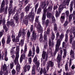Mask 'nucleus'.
<instances>
[{
    "label": "nucleus",
    "mask_w": 75,
    "mask_h": 75,
    "mask_svg": "<svg viewBox=\"0 0 75 75\" xmlns=\"http://www.w3.org/2000/svg\"><path fill=\"white\" fill-rule=\"evenodd\" d=\"M65 13L67 17H68L69 16V11H67L65 12Z\"/></svg>",
    "instance_id": "680f3d73"
},
{
    "label": "nucleus",
    "mask_w": 75,
    "mask_h": 75,
    "mask_svg": "<svg viewBox=\"0 0 75 75\" xmlns=\"http://www.w3.org/2000/svg\"><path fill=\"white\" fill-rule=\"evenodd\" d=\"M65 69L66 71H67L68 70V63H67L65 65Z\"/></svg>",
    "instance_id": "8fccbe9b"
},
{
    "label": "nucleus",
    "mask_w": 75,
    "mask_h": 75,
    "mask_svg": "<svg viewBox=\"0 0 75 75\" xmlns=\"http://www.w3.org/2000/svg\"><path fill=\"white\" fill-rule=\"evenodd\" d=\"M43 38L44 41H47V35L46 34H44L43 35Z\"/></svg>",
    "instance_id": "f704fd0d"
},
{
    "label": "nucleus",
    "mask_w": 75,
    "mask_h": 75,
    "mask_svg": "<svg viewBox=\"0 0 75 75\" xmlns=\"http://www.w3.org/2000/svg\"><path fill=\"white\" fill-rule=\"evenodd\" d=\"M30 6H27L25 8V12H28V11H30Z\"/></svg>",
    "instance_id": "c756f323"
},
{
    "label": "nucleus",
    "mask_w": 75,
    "mask_h": 75,
    "mask_svg": "<svg viewBox=\"0 0 75 75\" xmlns=\"http://www.w3.org/2000/svg\"><path fill=\"white\" fill-rule=\"evenodd\" d=\"M47 64L48 65L46 67L47 71H49L50 67H51V68H53V67H54V62L51 61H50L47 63Z\"/></svg>",
    "instance_id": "9d476101"
},
{
    "label": "nucleus",
    "mask_w": 75,
    "mask_h": 75,
    "mask_svg": "<svg viewBox=\"0 0 75 75\" xmlns=\"http://www.w3.org/2000/svg\"><path fill=\"white\" fill-rule=\"evenodd\" d=\"M49 22H50V21L49 20L47 19L46 20L45 23V24L46 25V27H47L48 25V24H49Z\"/></svg>",
    "instance_id": "de8ad7c7"
},
{
    "label": "nucleus",
    "mask_w": 75,
    "mask_h": 75,
    "mask_svg": "<svg viewBox=\"0 0 75 75\" xmlns=\"http://www.w3.org/2000/svg\"><path fill=\"white\" fill-rule=\"evenodd\" d=\"M24 40H21L20 41V43H19V46H17L16 47V53L17 52V47H19V51H20V45H21L22 46H23V45H24Z\"/></svg>",
    "instance_id": "f3484780"
},
{
    "label": "nucleus",
    "mask_w": 75,
    "mask_h": 75,
    "mask_svg": "<svg viewBox=\"0 0 75 75\" xmlns=\"http://www.w3.org/2000/svg\"><path fill=\"white\" fill-rule=\"evenodd\" d=\"M42 68H41L40 71V73H38V75H42Z\"/></svg>",
    "instance_id": "6e6d98bb"
},
{
    "label": "nucleus",
    "mask_w": 75,
    "mask_h": 75,
    "mask_svg": "<svg viewBox=\"0 0 75 75\" xmlns=\"http://www.w3.org/2000/svg\"><path fill=\"white\" fill-rule=\"evenodd\" d=\"M2 43V44L4 45L5 44V39H4V38H3L1 41Z\"/></svg>",
    "instance_id": "4d7b16f0"
},
{
    "label": "nucleus",
    "mask_w": 75,
    "mask_h": 75,
    "mask_svg": "<svg viewBox=\"0 0 75 75\" xmlns=\"http://www.w3.org/2000/svg\"><path fill=\"white\" fill-rule=\"evenodd\" d=\"M30 34L31 33L29 31H28L27 33V38L28 39H29Z\"/></svg>",
    "instance_id": "37998d69"
},
{
    "label": "nucleus",
    "mask_w": 75,
    "mask_h": 75,
    "mask_svg": "<svg viewBox=\"0 0 75 75\" xmlns=\"http://www.w3.org/2000/svg\"><path fill=\"white\" fill-rule=\"evenodd\" d=\"M72 17H73V14H70L69 17V21H71L72 18Z\"/></svg>",
    "instance_id": "09e8293b"
},
{
    "label": "nucleus",
    "mask_w": 75,
    "mask_h": 75,
    "mask_svg": "<svg viewBox=\"0 0 75 75\" xmlns=\"http://www.w3.org/2000/svg\"><path fill=\"white\" fill-rule=\"evenodd\" d=\"M21 31H20L18 33V36L16 38L15 35L12 34L11 35V37L13 42H17L19 41V38L21 36Z\"/></svg>",
    "instance_id": "20e7f679"
},
{
    "label": "nucleus",
    "mask_w": 75,
    "mask_h": 75,
    "mask_svg": "<svg viewBox=\"0 0 75 75\" xmlns=\"http://www.w3.org/2000/svg\"><path fill=\"white\" fill-rule=\"evenodd\" d=\"M37 60H38V59H37V56H35L33 59V62L35 64H36L37 70H38V67L40 65V62H37Z\"/></svg>",
    "instance_id": "9b49d317"
},
{
    "label": "nucleus",
    "mask_w": 75,
    "mask_h": 75,
    "mask_svg": "<svg viewBox=\"0 0 75 75\" xmlns=\"http://www.w3.org/2000/svg\"><path fill=\"white\" fill-rule=\"evenodd\" d=\"M19 46H18L17 48V52L16 53V57H15L14 62L15 65H17L16 66V70L18 72H19L21 69V67L18 63V58H19Z\"/></svg>",
    "instance_id": "f257e3e1"
},
{
    "label": "nucleus",
    "mask_w": 75,
    "mask_h": 75,
    "mask_svg": "<svg viewBox=\"0 0 75 75\" xmlns=\"http://www.w3.org/2000/svg\"><path fill=\"white\" fill-rule=\"evenodd\" d=\"M13 1L12 0L9 1V6H13Z\"/></svg>",
    "instance_id": "5fc2aeb1"
},
{
    "label": "nucleus",
    "mask_w": 75,
    "mask_h": 75,
    "mask_svg": "<svg viewBox=\"0 0 75 75\" xmlns=\"http://www.w3.org/2000/svg\"><path fill=\"white\" fill-rule=\"evenodd\" d=\"M52 16V14H51V13L49 12L47 13V17H48V18H51V17Z\"/></svg>",
    "instance_id": "58836bf2"
},
{
    "label": "nucleus",
    "mask_w": 75,
    "mask_h": 75,
    "mask_svg": "<svg viewBox=\"0 0 75 75\" xmlns=\"http://www.w3.org/2000/svg\"><path fill=\"white\" fill-rule=\"evenodd\" d=\"M64 37V33H61L59 36V38L57 40V44L55 46V49L54 52V57H55V55L57 52L59 51V47L61 45V41H62Z\"/></svg>",
    "instance_id": "f03ea898"
},
{
    "label": "nucleus",
    "mask_w": 75,
    "mask_h": 75,
    "mask_svg": "<svg viewBox=\"0 0 75 75\" xmlns=\"http://www.w3.org/2000/svg\"><path fill=\"white\" fill-rule=\"evenodd\" d=\"M54 31H57V25L56 23H54Z\"/></svg>",
    "instance_id": "ea45409f"
},
{
    "label": "nucleus",
    "mask_w": 75,
    "mask_h": 75,
    "mask_svg": "<svg viewBox=\"0 0 75 75\" xmlns=\"http://www.w3.org/2000/svg\"><path fill=\"white\" fill-rule=\"evenodd\" d=\"M7 27H8L10 25L12 27H15V23H14V21H12L10 22V21H7L6 24Z\"/></svg>",
    "instance_id": "ddd939ff"
},
{
    "label": "nucleus",
    "mask_w": 75,
    "mask_h": 75,
    "mask_svg": "<svg viewBox=\"0 0 75 75\" xmlns=\"http://www.w3.org/2000/svg\"><path fill=\"white\" fill-rule=\"evenodd\" d=\"M2 21L3 25L4 24L6 23V19H5V18H3V19L2 20Z\"/></svg>",
    "instance_id": "864d4df0"
},
{
    "label": "nucleus",
    "mask_w": 75,
    "mask_h": 75,
    "mask_svg": "<svg viewBox=\"0 0 75 75\" xmlns=\"http://www.w3.org/2000/svg\"><path fill=\"white\" fill-rule=\"evenodd\" d=\"M64 6H62V5H60L59 7L58 11L59 13H61V11L63 10V9H64Z\"/></svg>",
    "instance_id": "6ab92c4d"
},
{
    "label": "nucleus",
    "mask_w": 75,
    "mask_h": 75,
    "mask_svg": "<svg viewBox=\"0 0 75 75\" xmlns=\"http://www.w3.org/2000/svg\"><path fill=\"white\" fill-rule=\"evenodd\" d=\"M62 58V56H61V55H60L59 54H58L57 58L58 68H59V67H60V65H61V61Z\"/></svg>",
    "instance_id": "1a4fd4ad"
},
{
    "label": "nucleus",
    "mask_w": 75,
    "mask_h": 75,
    "mask_svg": "<svg viewBox=\"0 0 75 75\" xmlns=\"http://www.w3.org/2000/svg\"><path fill=\"white\" fill-rule=\"evenodd\" d=\"M70 55L71 56V58L69 62V67H71V66L72 65V58L74 59L75 56H74V51L71 50L70 52Z\"/></svg>",
    "instance_id": "6e6552de"
},
{
    "label": "nucleus",
    "mask_w": 75,
    "mask_h": 75,
    "mask_svg": "<svg viewBox=\"0 0 75 75\" xmlns=\"http://www.w3.org/2000/svg\"><path fill=\"white\" fill-rule=\"evenodd\" d=\"M71 32L72 33H73V35H70V38H69V41H70V43L71 44H72V41H73V39L75 37V29L74 28H73V29L71 30Z\"/></svg>",
    "instance_id": "423d86ee"
},
{
    "label": "nucleus",
    "mask_w": 75,
    "mask_h": 75,
    "mask_svg": "<svg viewBox=\"0 0 75 75\" xmlns=\"http://www.w3.org/2000/svg\"><path fill=\"white\" fill-rule=\"evenodd\" d=\"M37 39V35L35 31H33L32 34V37L31 38V41H33V40H36Z\"/></svg>",
    "instance_id": "4468645a"
},
{
    "label": "nucleus",
    "mask_w": 75,
    "mask_h": 75,
    "mask_svg": "<svg viewBox=\"0 0 75 75\" xmlns=\"http://www.w3.org/2000/svg\"><path fill=\"white\" fill-rule=\"evenodd\" d=\"M65 49H63V51L64 52V55L63 56V58H64L67 55V50H66V47H64Z\"/></svg>",
    "instance_id": "4be33fe9"
},
{
    "label": "nucleus",
    "mask_w": 75,
    "mask_h": 75,
    "mask_svg": "<svg viewBox=\"0 0 75 75\" xmlns=\"http://www.w3.org/2000/svg\"><path fill=\"white\" fill-rule=\"evenodd\" d=\"M31 55H32V51L30 50L29 52V53L28 55V57H31Z\"/></svg>",
    "instance_id": "c03bdc74"
},
{
    "label": "nucleus",
    "mask_w": 75,
    "mask_h": 75,
    "mask_svg": "<svg viewBox=\"0 0 75 75\" xmlns=\"http://www.w3.org/2000/svg\"><path fill=\"white\" fill-rule=\"evenodd\" d=\"M4 6H5V1L4 0H3L1 4V8H3Z\"/></svg>",
    "instance_id": "cd10ccee"
},
{
    "label": "nucleus",
    "mask_w": 75,
    "mask_h": 75,
    "mask_svg": "<svg viewBox=\"0 0 75 75\" xmlns=\"http://www.w3.org/2000/svg\"><path fill=\"white\" fill-rule=\"evenodd\" d=\"M51 39L52 41H53L54 40V39H55V34H54V33L53 32L52 33Z\"/></svg>",
    "instance_id": "393cba45"
},
{
    "label": "nucleus",
    "mask_w": 75,
    "mask_h": 75,
    "mask_svg": "<svg viewBox=\"0 0 75 75\" xmlns=\"http://www.w3.org/2000/svg\"><path fill=\"white\" fill-rule=\"evenodd\" d=\"M54 42L53 41H52V42H51V39H49V50L50 51H52V48L54 47Z\"/></svg>",
    "instance_id": "f8f14e48"
},
{
    "label": "nucleus",
    "mask_w": 75,
    "mask_h": 75,
    "mask_svg": "<svg viewBox=\"0 0 75 75\" xmlns=\"http://www.w3.org/2000/svg\"><path fill=\"white\" fill-rule=\"evenodd\" d=\"M14 52V50L11 49V50L10 51L11 54V55H13Z\"/></svg>",
    "instance_id": "338daca9"
},
{
    "label": "nucleus",
    "mask_w": 75,
    "mask_h": 75,
    "mask_svg": "<svg viewBox=\"0 0 75 75\" xmlns=\"http://www.w3.org/2000/svg\"><path fill=\"white\" fill-rule=\"evenodd\" d=\"M60 19L61 23H63L65 20V16H61Z\"/></svg>",
    "instance_id": "5701e85b"
},
{
    "label": "nucleus",
    "mask_w": 75,
    "mask_h": 75,
    "mask_svg": "<svg viewBox=\"0 0 75 75\" xmlns=\"http://www.w3.org/2000/svg\"><path fill=\"white\" fill-rule=\"evenodd\" d=\"M58 8V6L57 5H54L53 7V10H55L56 9Z\"/></svg>",
    "instance_id": "774afa93"
},
{
    "label": "nucleus",
    "mask_w": 75,
    "mask_h": 75,
    "mask_svg": "<svg viewBox=\"0 0 75 75\" xmlns=\"http://www.w3.org/2000/svg\"><path fill=\"white\" fill-rule=\"evenodd\" d=\"M60 13H59V12H58V11H56V14H55V16L56 17H58L59 16V15H60Z\"/></svg>",
    "instance_id": "4c0bfd02"
},
{
    "label": "nucleus",
    "mask_w": 75,
    "mask_h": 75,
    "mask_svg": "<svg viewBox=\"0 0 75 75\" xmlns=\"http://www.w3.org/2000/svg\"><path fill=\"white\" fill-rule=\"evenodd\" d=\"M26 68H27V71H29L30 69V68H31V66L30 65H28L27 66Z\"/></svg>",
    "instance_id": "13d9d810"
},
{
    "label": "nucleus",
    "mask_w": 75,
    "mask_h": 75,
    "mask_svg": "<svg viewBox=\"0 0 75 75\" xmlns=\"http://www.w3.org/2000/svg\"><path fill=\"white\" fill-rule=\"evenodd\" d=\"M3 25V28L5 30V33H7V31H8V28L7 27L6 25L4 24Z\"/></svg>",
    "instance_id": "bb28decb"
},
{
    "label": "nucleus",
    "mask_w": 75,
    "mask_h": 75,
    "mask_svg": "<svg viewBox=\"0 0 75 75\" xmlns=\"http://www.w3.org/2000/svg\"><path fill=\"white\" fill-rule=\"evenodd\" d=\"M42 72L44 75L47 74V70L46 68H44L43 69H42Z\"/></svg>",
    "instance_id": "c9c22d12"
},
{
    "label": "nucleus",
    "mask_w": 75,
    "mask_h": 75,
    "mask_svg": "<svg viewBox=\"0 0 75 75\" xmlns=\"http://www.w3.org/2000/svg\"><path fill=\"white\" fill-rule=\"evenodd\" d=\"M21 18H22L24 17V12H22L21 14Z\"/></svg>",
    "instance_id": "69168bd1"
},
{
    "label": "nucleus",
    "mask_w": 75,
    "mask_h": 75,
    "mask_svg": "<svg viewBox=\"0 0 75 75\" xmlns=\"http://www.w3.org/2000/svg\"><path fill=\"white\" fill-rule=\"evenodd\" d=\"M52 5H50L49 6L48 8L47 9V11H52L53 4H52Z\"/></svg>",
    "instance_id": "412c9836"
},
{
    "label": "nucleus",
    "mask_w": 75,
    "mask_h": 75,
    "mask_svg": "<svg viewBox=\"0 0 75 75\" xmlns=\"http://www.w3.org/2000/svg\"><path fill=\"white\" fill-rule=\"evenodd\" d=\"M10 67L11 69H13V68L14 67V62H12L10 64Z\"/></svg>",
    "instance_id": "49530a36"
},
{
    "label": "nucleus",
    "mask_w": 75,
    "mask_h": 75,
    "mask_svg": "<svg viewBox=\"0 0 75 75\" xmlns=\"http://www.w3.org/2000/svg\"><path fill=\"white\" fill-rule=\"evenodd\" d=\"M18 13H16L13 17V19L16 20V23H18Z\"/></svg>",
    "instance_id": "a211bd4d"
},
{
    "label": "nucleus",
    "mask_w": 75,
    "mask_h": 75,
    "mask_svg": "<svg viewBox=\"0 0 75 75\" xmlns=\"http://www.w3.org/2000/svg\"><path fill=\"white\" fill-rule=\"evenodd\" d=\"M47 60H48V56L47 55L45 58V60H44L43 62V65H45L46 64V62L47 61Z\"/></svg>",
    "instance_id": "c85d7f7f"
},
{
    "label": "nucleus",
    "mask_w": 75,
    "mask_h": 75,
    "mask_svg": "<svg viewBox=\"0 0 75 75\" xmlns=\"http://www.w3.org/2000/svg\"><path fill=\"white\" fill-rule=\"evenodd\" d=\"M67 2L65 1H64L63 3H62V4H61V5H62L64 7L66 4L67 5Z\"/></svg>",
    "instance_id": "e433bc0d"
},
{
    "label": "nucleus",
    "mask_w": 75,
    "mask_h": 75,
    "mask_svg": "<svg viewBox=\"0 0 75 75\" xmlns=\"http://www.w3.org/2000/svg\"><path fill=\"white\" fill-rule=\"evenodd\" d=\"M17 8L16 7H15L14 8H13V11L12 12V13L13 14H14L15 12L17 11V9H16V8Z\"/></svg>",
    "instance_id": "bf43d9fd"
},
{
    "label": "nucleus",
    "mask_w": 75,
    "mask_h": 75,
    "mask_svg": "<svg viewBox=\"0 0 75 75\" xmlns=\"http://www.w3.org/2000/svg\"><path fill=\"white\" fill-rule=\"evenodd\" d=\"M28 61L29 62V64H30L32 62V59H31V57H29L28 58Z\"/></svg>",
    "instance_id": "603ef678"
},
{
    "label": "nucleus",
    "mask_w": 75,
    "mask_h": 75,
    "mask_svg": "<svg viewBox=\"0 0 75 75\" xmlns=\"http://www.w3.org/2000/svg\"><path fill=\"white\" fill-rule=\"evenodd\" d=\"M46 19V14L45 13H43L42 16V20L45 21Z\"/></svg>",
    "instance_id": "a878e982"
},
{
    "label": "nucleus",
    "mask_w": 75,
    "mask_h": 75,
    "mask_svg": "<svg viewBox=\"0 0 75 75\" xmlns=\"http://www.w3.org/2000/svg\"><path fill=\"white\" fill-rule=\"evenodd\" d=\"M46 6V4L45 2H42L41 4V6L42 8L44 9V8Z\"/></svg>",
    "instance_id": "473e14b6"
},
{
    "label": "nucleus",
    "mask_w": 75,
    "mask_h": 75,
    "mask_svg": "<svg viewBox=\"0 0 75 75\" xmlns=\"http://www.w3.org/2000/svg\"><path fill=\"white\" fill-rule=\"evenodd\" d=\"M24 51L23 52V53H22L21 55V57L23 58V59H25V54L27 51V45L25 44V45Z\"/></svg>",
    "instance_id": "0eeeda50"
},
{
    "label": "nucleus",
    "mask_w": 75,
    "mask_h": 75,
    "mask_svg": "<svg viewBox=\"0 0 75 75\" xmlns=\"http://www.w3.org/2000/svg\"><path fill=\"white\" fill-rule=\"evenodd\" d=\"M36 52L37 54H39V52H40V48L38 46L37 47Z\"/></svg>",
    "instance_id": "a18cd8bd"
},
{
    "label": "nucleus",
    "mask_w": 75,
    "mask_h": 75,
    "mask_svg": "<svg viewBox=\"0 0 75 75\" xmlns=\"http://www.w3.org/2000/svg\"><path fill=\"white\" fill-rule=\"evenodd\" d=\"M32 51H33V57H34V55H35V47L34 46H33L32 47Z\"/></svg>",
    "instance_id": "72a5a7b5"
},
{
    "label": "nucleus",
    "mask_w": 75,
    "mask_h": 75,
    "mask_svg": "<svg viewBox=\"0 0 75 75\" xmlns=\"http://www.w3.org/2000/svg\"><path fill=\"white\" fill-rule=\"evenodd\" d=\"M5 54L4 55L7 56V49H5L4 50Z\"/></svg>",
    "instance_id": "e2e57ef3"
},
{
    "label": "nucleus",
    "mask_w": 75,
    "mask_h": 75,
    "mask_svg": "<svg viewBox=\"0 0 75 75\" xmlns=\"http://www.w3.org/2000/svg\"><path fill=\"white\" fill-rule=\"evenodd\" d=\"M39 41L40 42H43V36H42V33L40 34Z\"/></svg>",
    "instance_id": "b1692460"
},
{
    "label": "nucleus",
    "mask_w": 75,
    "mask_h": 75,
    "mask_svg": "<svg viewBox=\"0 0 75 75\" xmlns=\"http://www.w3.org/2000/svg\"><path fill=\"white\" fill-rule=\"evenodd\" d=\"M4 11V8H0V13H1L3 11Z\"/></svg>",
    "instance_id": "052dcab7"
},
{
    "label": "nucleus",
    "mask_w": 75,
    "mask_h": 75,
    "mask_svg": "<svg viewBox=\"0 0 75 75\" xmlns=\"http://www.w3.org/2000/svg\"><path fill=\"white\" fill-rule=\"evenodd\" d=\"M47 55L48 58V54H47V52L44 51H43L42 52V58L43 59H45V56L46 57H47Z\"/></svg>",
    "instance_id": "dca6fc26"
},
{
    "label": "nucleus",
    "mask_w": 75,
    "mask_h": 75,
    "mask_svg": "<svg viewBox=\"0 0 75 75\" xmlns=\"http://www.w3.org/2000/svg\"><path fill=\"white\" fill-rule=\"evenodd\" d=\"M7 39L6 41L7 44H9L10 42H11V36L8 35L7 36Z\"/></svg>",
    "instance_id": "aec40b11"
},
{
    "label": "nucleus",
    "mask_w": 75,
    "mask_h": 75,
    "mask_svg": "<svg viewBox=\"0 0 75 75\" xmlns=\"http://www.w3.org/2000/svg\"><path fill=\"white\" fill-rule=\"evenodd\" d=\"M29 20H30V21H33L34 18V9L32 8L30 12L28 14Z\"/></svg>",
    "instance_id": "39448f33"
},
{
    "label": "nucleus",
    "mask_w": 75,
    "mask_h": 75,
    "mask_svg": "<svg viewBox=\"0 0 75 75\" xmlns=\"http://www.w3.org/2000/svg\"><path fill=\"white\" fill-rule=\"evenodd\" d=\"M6 69H7V65L6 64H4L3 67V71H5Z\"/></svg>",
    "instance_id": "2f4dec72"
},
{
    "label": "nucleus",
    "mask_w": 75,
    "mask_h": 75,
    "mask_svg": "<svg viewBox=\"0 0 75 75\" xmlns=\"http://www.w3.org/2000/svg\"><path fill=\"white\" fill-rule=\"evenodd\" d=\"M69 31H70L69 29L67 30L66 31V33H67L65 34V38L64 40V41L66 42H67L68 40V34L69 33Z\"/></svg>",
    "instance_id": "2eb2a0df"
},
{
    "label": "nucleus",
    "mask_w": 75,
    "mask_h": 75,
    "mask_svg": "<svg viewBox=\"0 0 75 75\" xmlns=\"http://www.w3.org/2000/svg\"><path fill=\"white\" fill-rule=\"evenodd\" d=\"M42 10V8H39L37 10V14H40V13H41Z\"/></svg>",
    "instance_id": "a19ab883"
},
{
    "label": "nucleus",
    "mask_w": 75,
    "mask_h": 75,
    "mask_svg": "<svg viewBox=\"0 0 75 75\" xmlns=\"http://www.w3.org/2000/svg\"><path fill=\"white\" fill-rule=\"evenodd\" d=\"M68 22L67 21H66L64 24V28H66V27L68 25Z\"/></svg>",
    "instance_id": "79ce46f5"
},
{
    "label": "nucleus",
    "mask_w": 75,
    "mask_h": 75,
    "mask_svg": "<svg viewBox=\"0 0 75 75\" xmlns=\"http://www.w3.org/2000/svg\"><path fill=\"white\" fill-rule=\"evenodd\" d=\"M23 22L24 23V24L26 25H28V20H27V19H25V20L23 21Z\"/></svg>",
    "instance_id": "7c9ffc66"
},
{
    "label": "nucleus",
    "mask_w": 75,
    "mask_h": 75,
    "mask_svg": "<svg viewBox=\"0 0 75 75\" xmlns=\"http://www.w3.org/2000/svg\"><path fill=\"white\" fill-rule=\"evenodd\" d=\"M16 72L15 70L13 69L12 71V75H15L16 74Z\"/></svg>",
    "instance_id": "0e129e2a"
},
{
    "label": "nucleus",
    "mask_w": 75,
    "mask_h": 75,
    "mask_svg": "<svg viewBox=\"0 0 75 75\" xmlns=\"http://www.w3.org/2000/svg\"><path fill=\"white\" fill-rule=\"evenodd\" d=\"M38 18H39V16H36L35 21V23H37L38 24L37 25V30L38 33H41L43 30L42 27H41V24H40V23L39 22V20L38 19Z\"/></svg>",
    "instance_id": "7ed1b4c3"
},
{
    "label": "nucleus",
    "mask_w": 75,
    "mask_h": 75,
    "mask_svg": "<svg viewBox=\"0 0 75 75\" xmlns=\"http://www.w3.org/2000/svg\"><path fill=\"white\" fill-rule=\"evenodd\" d=\"M24 71V72H27V64H26L23 67Z\"/></svg>",
    "instance_id": "3c124183"
}]
</instances>
